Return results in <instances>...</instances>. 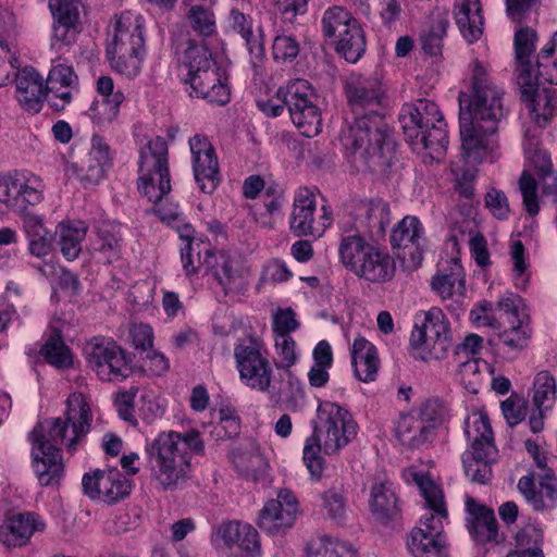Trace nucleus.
Returning <instances> with one entry per match:
<instances>
[{
    "instance_id": "obj_36",
    "label": "nucleus",
    "mask_w": 557,
    "mask_h": 557,
    "mask_svg": "<svg viewBox=\"0 0 557 557\" xmlns=\"http://www.w3.org/2000/svg\"><path fill=\"white\" fill-rule=\"evenodd\" d=\"M351 366L355 376L364 383L375 381L380 359L375 346L362 336H356L350 346Z\"/></svg>"
},
{
    "instance_id": "obj_19",
    "label": "nucleus",
    "mask_w": 557,
    "mask_h": 557,
    "mask_svg": "<svg viewBox=\"0 0 557 557\" xmlns=\"http://www.w3.org/2000/svg\"><path fill=\"white\" fill-rule=\"evenodd\" d=\"M82 487L90 499L111 505L129 494L131 482L117 469H95L83 475Z\"/></svg>"
},
{
    "instance_id": "obj_25",
    "label": "nucleus",
    "mask_w": 557,
    "mask_h": 557,
    "mask_svg": "<svg viewBox=\"0 0 557 557\" xmlns=\"http://www.w3.org/2000/svg\"><path fill=\"white\" fill-rule=\"evenodd\" d=\"M465 512L466 528L476 544L485 545L498 542V523L493 509L472 497H467Z\"/></svg>"
},
{
    "instance_id": "obj_51",
    "label": "nucleus",
    "mask_w": 557,
    "mask_h": 557,
    "mask_svg": "<svg viewBox=\"0 0 557 557\" xmlns=\"http://www.w3.org/2000/svg\"><path fill=\"white\" fill-rule=\"evenodd\" d=\"M228 22L231 27L245 40L247 50L253 59H260L263 55V45L260 35L255 34L252 21L249 16L233 9L230 13Z\"/></svg>"
},
{
    "instance_id": "obj_48",
    "label": "nucleus",
    "mask_w": 557,
    "mask_h": 557,
    "mask_svg": "<svg viewBox=\"0 0 557 557\" xmlns=\"http://www.w3.org/2000/svg\"><path fill=\"white\" fill-rule=\"evenodd\" d=\"M97 240L92 244V249L98 252L100 261L112 263L120 258V240L116 226L102 222L96 227Z\"/></svg>"
},
{
    "instance_id": "obj_54",
    "label": "nucleus",
    "mask_w": 557,
    "mask_h": 557,
    "mask_svg": "<svg viewBox=\"0 0 557 557\" xmlns=\"http://www.w3.org/2000/svg\"><path fill=\"white\" fill-rule=\"evenodd\" d=\"M40 352L47 362L57 368H69L72 366L71 350L64 344L61 333L58 331L50 335Z\"/></svg>"
},
{
    "instance_id": "obj_7",
    "label": "nucleus",
    "mask_w": 557,
    "mask_h": 557,
    "mask_svg": "<svg viewBox=\"0 0 557 557\" xmlns=\"http://www.w3.org/2000/svg\"><path fill=\"white\" fill-rule=\"evenodd\" d=\"M145 18L134 11L115 15L108 34L107 58L111 67L126 76L139 74L145 53Z\"/></svg>"
},
{
    "instance_id": "obj_52",
    "label": "nucleus",
    "mask_w": 557,
    "mask_h": 557,
    "mask_svg": "<svg viewBox=\"0 0 557 557\" xmlns=\"http://www.w3.org/2000/svg\"><path fill=\"white\" fill-rule=\"evenodd\" d=\"M356 22L357 20L344 8H330L324 12L322 17L323 34L332 44H334L335 38L343 36V34Z\"/></svg>"
},
{
    "instance_id": "obj_21",
    "label": "nucleus",
    "mask_w": 557,
    "mask_h": 557,
    "mask_svg": "<svg viewBox=\"0 0 557 557\" xmlns=\"http://www.w3.org/2000/svg\"><path fill=\"white\" fill-rule=\"evenodd\" d=\"M354 222L342 219L339 227L343 232L352 230L362 234H383L391 223L389 206L383 199H364L358 201L349 212Z\"/></svg>"
},
{
    "instance_id": "obj_24",
    "label": "nucleus",
    "mask_w": 557,
    "mask_h": 557,
    "mask_svg": "<svg viewBox=\"0 0 557 557\" xmlns=\"http://www.w3.org/2000/svg\"><path fill=\"white\" fill-rule=\"evenodd\" d=\"M46 88L50 107L55 111H62L78 91V77L70 64L62 62L61 59L53 60Z\"/></svg>"
},
{
    "instance_id": "obj_49",
    "label": "nucleus",
    "mask_w": 557,
    "mask_h": 557,
    "mask_svg": "<svg viewBox=\"0 0 557 557\" xmlns=\"http://www.w3.org/2000/svg\"><path fill=\"white\" fill-rule=\"evenodd\" d=\"M533 75L536 77V85H557V32L540 51Z\"/></svg>"
},
{
    "instance_id": "obj_44",
    "label": "nucleus",
    "mask_w": 557,
    "mask_h": 557,
    "mask_svg": "<svg viewBox=\"0 0 557 557\" xmlns=\"http://www.w3.org/2000/svg\"><path fill=\"white\" fill-rule=\"evenodd\" d=\"M87 233V226L82 221L62 222L58 226V244L63 257L75 260L82 251V242Z\"/></svg>"
},
{
    "instance_id": "obj_41",
    "label": "nucleus",
    "mask_w": 557,
    "mask_h": 557,
    "mask_svg": "<svg viewBox=\"0 0 557 557\" xmlns=\"http://www.w3.org/2000/svg\"><path fill=\"white\" fill-rule=\"evenodd\" d=\"M395 436L398 442L411 449L426 447L435 440L411 411L399 416L395 425Z\"/></svg>"
},
{
    "instance_id": "obj_5",
    "label": "nucleus",
    "mask_w": 557,
    "mask_h": 557,
    "mask_svg": "<svg viewBox=\"0 0 557 557\" xmlns=\"http://www.w3.org/2000/svg\"><path fill=\"white\" fill-rule=\"evenodd\" d=\"M151 462V476L164 490L181 486L190 472V460L205 454V443L196 430L159 433L146 445Z\"/></svg>"
},
{
    "instance_id": "obj_26",
    "label": "nucleus",
    "mask_w": 557,
    "mask_h": 557,
    "mask_svg": "<svg viewBox=\"0 0 557 557\" xmlns=\"http://www.w3.org/2000/svg\"><path fill=\"white\" fill-rule=\"evenodd\" d=\"M537 177L536 181L531 174L523 172L519 181L524 209L532 216L540 212L539 190H541L542 199L552 203L557 201V174L555 171L543 172Z\"/></svg>"
},
{
    "instance_id": "obj_29",
    "label": "nucleus",
    "mask_w": 557,
    "mask_h": 557,
    "mask_svg": "<svg viewBox=\"0 0 557 557\" xmlns=\"http://www.w3.org/2000/svg\"><path fill=\"white\" fill-rule=\"evenodd\" d=\"M44 529L45 523L36 513H20L0 525V542L9 548L21 547L28 543L35 532Z\"/></svg>"
},
{
    "instance_id": "obj_17",
    "label": "nucleus",
    "mask_w": 557,
    "mask_h": 557,
    "mask_svg": "<svg viewBox=\"0 0 557 557\" xmlns=\"http://www.w3.org/2000/svg\"><path fill=\"white\" fill-rule=\"evenodd\" d=\"M37 180L26 178L23 173H0V214L23 212L28 205L39 203L42 191Z\"/></svg>"
},
{
    "instance_id": "obj_39",
    "label": "nucleus",
    "mask_w": 557,
    "mask_h": 557,
    "mask_svg": "<svg viewBox=\"0 0 557 557\" xmlns=\"http://www.w3.org/2000/svg\"><path fill=\"white\" fill-rule=\"evenodd\" d=\"M180 239L182 242L180 246L182 268L186 276L191 278L202 269L200 262L203 255H206L209 242L194 236V230L190 225H185L180 231Z\"/></svg>"
},
{
    "instance_id": "obj_32",
    "label": "nucleus",
    "mask_w": 557,
    "mask_h": 557,
    "mask_svg": "<svg viewBox=\"0 0 557 557\" xmlns=\"http://www.w3.org/2000/svg\"><path fill=\"white\" fill-rule=\"evenodd\" d=\"M521 91V99L525 104L531 117L540 126L547 123L554 113L557 98L554 90L540 89L536 85V77L529 85L518 84Z\"/></svg>"
},
{
    "instance_id": "obj_57",
    "label": "nucleus",
    "mask_w": 557,
    "mask_h": 557,
    "mask_svg": "<svg viewBox=\"0 0 557 557\" xmlns=\"http://www.w3.org/2000/svg\"><path fill=\"white\" fill-rule=\"evenodd\" d=\"M274 342L275 368L278 371H292L299 359L294 338L289 334H282L275 335Z\"/></svg>"
},
{
    "instance_id": "obj_64",
    "label": "nucleus",
    "mask_w": 557,
    "mask_h": 557,
    "mask_svg": "<svg viewBox=\"0 0 557 557\" xmlns=\"http://www.w3.org/2000/svg\"><path fill=\"white\" fill-rule=\"evenodd\" d=\"M268 466V461L259 451L242 455L236 460V467L255 480L265 472Z\"/></svg>"
},
{
    "instance_id": "obj_27",
    "label": "nucleus",
    "mask_w": 557,
    "mask_h": 557,
    "mask_svg": "<svg viewBox=\"0 0 557 557\" xmlns=\"http://www.w3.org/2000/svg\"><path fill=\"white\" fill-rule=\"evenodd\" d=\"M97 92L102 99L90 106V119L98 126L104 127L117 116L125 96L121 89H115L110 76H100L97 79Z\"/></svg>"
},
{
    "instance_id": "obj_60",
    "label": "nucleus",
    "mask_w": 557,
    "mask_h": 557,
    "mask_svg": "<svg viewBox=\"0 0 557 557\" xmlns=\"http://www.w3.org/2000/svg\"><path fill=\"white\" fill-rule=\"evenodd\" d=\"M524 153L531 165L540 175L543 172L553 170L550 156L546 150L542 149L534 138H527L523 144Z\"/></svg>"
},
{
    "instance_id": "obj_8",
    "label": "nucleus",
    "mask_w": 557,
    "mask_h": 557,
    "mask_svg": "<svg viewBox=\"0 0 557 557\" xmlns=\"http://www.w3.org/2000/svg\"><path fill=\"white\" fill-rule=\"evenodd\" d=\"M399 119L406 140L414 150H428L433 159L444 154L448 145L446 123L435 102L419 99L407 103Z\"/></svg>"
},
{
    "instance_id": "obj_20",
    "label": "nucleus",
    "mask_w": 557,
    "mask_h": 557,
    "mask_svg": "<svg viewBox=\"0 0 557 557\" xmlns=\"http://www.w3.org/2000/svg\"><path fill=\"white\" fill-rule=\"evenodd\" d=\"M298 500L289 490L282 488L260 510L258 527L269 535H282L296 522Z\"/></svg>"
},
{
    "instance_id": "obj_16",
    "label": "nucleus",
    "mask_w": 557,
    "mask_h": 557,
    "mask_svg": "<svg viewBox=\"0 0 557 557\" xmlns=\"http://www.w3.org/2000/svg\"><path fill=\"white\" fill-rule=\"evenodd\" d=\"M294 125L306 137L317 136L322 128L321 112L315 104L314 89L306 79L296 78L280 87Z\"/></svg>"
},
{
    "instance_id": "obj_47",
    "label": "nucleus",
    "mask_w": 557,
    "mask_h": 557,
    "mask_svg": "<svg viewBox=\"0 0 557 557\" xmlns=\"http://www.w3.org/2000/svg\"><path fill=\"white\" fill-rule=\"evenodd\" d=\"M557 399V382L548 370L537 372L533 379L532 401L537 410L550 411Z\"/></svg>"
},
{
    "instance_id": "obj_55",
    "label": "nucleus",
    "mask_w": 557,
    "mask_h": 557,
    "mask_svg": "<svg viewBox=\"0 0 557 557\" xmlns=\"http://www.w3.org/2000/svg\"><path fill=\"white\" fill-rule=\"evenodd\" d=\"M321 451L324 453V444L321 442L320 437L312 432L305 442L302 460L311 479L314 481L321 479L324 469V460L321 456Z\"/></svg>"
},
{
    "instance_id": "obj_35",
    "label": "nucleus",
    "mask_w": 557,
    "mask_h": 557,
    "mask_svg": "<svg viewBox=\"0 0 557 557\" xmlns=\"http://www.w3.org/2000/svg\"><path fill=\"white\" fill-rule=\"evenodd\" d=\"M396 271V263L388 251L374 246L354 272L356 276L369 283L391 281Z\"/></svg>"
},
{
    "instance_id": "obj_61",
    "label": "nucleus",
    "mask_w": 557,
    "mask_h": 557,
    "mask_svg": "<svg viewBox=\"0 0 557 557\" xmlns=\"http://www.w3.org/2000/svg\"><path fill=\"white\" fill-rule=\"evenodd\" d=\"M78 27L60 23H52L50 47L55 52H65L75 42Z\"/></svg>"
},
{
    "instance_id": "obj_53",
    "label": "nucleus",
    "mask_w": 557,
    "mask_h": 557,
    "mask_svg": "<svg viewBox=\"0 0 557 557\" xmlns=\"http://www.w3.org/2000/svg\"><path fill=\"white\" fill-rule=\"evenodd\" d=\"M370 507L372 512L382 519L395 513L397 499L391 486L375 483L371 488Z\"/></svg>"
},
{
    "instance_id": "obj_15",
    "label": "nucleus",
    "mask_w": 557,
    "mask_h": 557,
    "mask_svg": "<svg viewBox=\"0 0 557 557\" xmlns=\"http://www.w3.org/2000/svg\"><path fill=\"white\" fill-rule=\"evenodd\" d=\"M265 345L257 338H247L234 347V359L240 382L251 391L265 394L273 382V369Z\"/></svg>"
},
{
    "instance_id": "obj_30",
    "label": "nucleus",
    "mask_w": 557,
    "mask_h": 557,
    "mask_svg": "<svg viewBox=\"0 0 557 557\" xmlns=\"http://www.w3.org/2000/svg\"><path fill=\"white\" fill-rule=\"evenodd\" d=\"M265 394L270 401L292 411H300L307 403L304 384L293 371H282L277 385L272 383Z\"/></svg>"
},
{
    "instance_id": "obj_43",
    "label": "nucleus",
    "mask_w": 557,
    "mask_h": 557,
    "mask_svg": "<svg viewBox=\"0 0 557 557\" xmlns=\"http://www.w3.org/2000/svg\"><path fill=\"white\" fill-rule=\"evenodd\" d=\"M111 165L112 158L108 144L101 137L92 136L86 166L83 169L86 171L83 178L87 180L90 185L98 184L106 177L107 171Z\"/></svg>"
},
{
    "instance_id": "obj_28",
    "label": "nucleus",
    "mask_w": 557,
    "mask_h": 557,
    "mask_svg": "<svg viewBox=\"0 0 557 557\" xmlns=\"http://www.w3.org/2000/svg\"><path fill=\"white\" fill-rule=\"evenodd\" d=\"M16 99L21 107L32 113L41 109L45 95H48L44 77L33 67H24L15 73Z\"/></svg>"
},
{
    "instance_id": "obj_38",
    "label": "nucleus",
    "mask_w": 557,
    "mask_h": 557,
    "mask_svg": "<svg viewBox=\"0 0 557 557\" xmlns=\"http://www.w3.org/2000/svg\"><path fill=\"white\" fill-rule=\"evenodd\" d=\"M537 34L532 28H521L515 34L517 84L529 85L533 79L531 57L535 51Z\"/></svg>"
},
{
    "instance_id": "obj_63",
    "label": "nucleus",
    "mask_w": 557,
    "mask_h": 557,
    "mask_svg": "<svg viewBox=\"0 0 557 557\" xmlns=\"http://www.w3.org/2000/svg\"><path fill=\"white\" fill-rule=\"evenodd\" d=\"M503 416L510 426L518 425L525 418V401L518 394H511L500 405Z\"/></svg>"
},
{
    "instance_id": "obj_2",
    "label": "nucleus",
    "mask_w": 557,
    "mask_h": 557,
    "mask_svg": "<svg viewBox=\"0 0 557 557\" xmlns=\"http://www.w3.org/2000/svg\"><path fill=\"white\" fill-rule=\"evenodd\" d=\"M92 413L88 399L74 392L65 400L63 417L39 422L29 433L32 465L42 486L58 484L64 474V462L58 444L74 453L89 433Z\"/></svg>"
},
{
    "instance_id": "obj_6",
    "label": "nucleus",
    "mask_w": 557,
    "mask_h": 557,
    "mask_svg": "<svg viewBox=\"0 0 557 557\" xmlns=\"http://www.w3.org/2000/svg\"><path fill=\"white\" fill-rule=\"evenodd\" d=\"M176 57L185 72L184 83L189 85L190 96L221 106L230 101L228 75L212 58L207 46L188 40L183 51H176Z\"/></svg>"
},
{
    "instance_id": "obj_22",
    "label": "nucleus",
    "mask_w": 557,
    "mask_h": 557,
    "mask_svg": "<svg viewBox=\"0 0 557 557\" xmlns=\"http://www.w3.org/2000/svg\"><path fill=\"white\" fill-rule=\"evenodd\" d=\"M424 243V227L416 215H406L392 231L391 244L393 248L403 250L398 257L404 259L408 271L421 265Z\"/></svg>"
},
{
    "instance_id": "obj_1",
    "label": "nucleus",
    "mask_w": 557,
    "mask_h": 557,
    "mask_svg": "<svg viewBox=\"0 0 557 557\" xmlns=\"http://www.w3.org/2000/svg\"><path fill=\"white\" fill-rule=\"evenodd\" d=\"M487 66L472 63V95L459 94V127L462 158L472 168L492 159L497 143L495 134L505 116L503 90L491 83Z\"/></svg>"
},
{
    "instance_id": "obj_31",
    "label": "nucleus",
    "mask_w": 557,
    "mask_h": 557,
    "mask_svg": "<svg viewBox=\"0 0 557 557\" xmlns=\"http://www.w3.org/2000/svg\"><path fill=\"white\" fill-rule=\"evenodd\" d=\"M431 287L443 300L462 298L466 294V275L459 260H446L432 277Z\"/></svg>"
},
{
    "instance_id": "obj_56",
    "label": "nucleus",
    "mask_w": 557,
    "mask_h": 557,
    "mask_svg": "<svg viewBox=\"0 0 557 557\" xmlns=\"http://www.w3.org/2000/svg\"><path fill=\"white\" fill-rule=\"evenodd\" d=\"M497 309L505 317L507 324L530 322L523 299L512 292L506 290L500 295L497 300Z\"/></svg>"
},
{
    "instance_id": "obj_37",
    "label": "nucleus",
    "mask_w": 557,
    "mask_h": 557,
    "mask_svg": "<svg viewBox=\"0 0 557 557\" xmlns=\"http://www.w3.org/2000/svg\"><path fill=\"white\" fill-rule=\"evenodd\" d=\"M454 17L462 37L469 44L481 38L484 18L480 0H455Z\"/></svg>"
},
{
    "instance_id": "obj_62",
    "label": "nucleus",
    "mask_w": 557,
    "mask_h": 557,
    "mask_svg": "<svg viewBox=\"0 0 557 557\" xmlns=\"http://www.w3.org/2000/svg\"><path fill=\"white\" fill-rule=\"evenodd\" d=\"M273 57L276 61L292 62L299 53V42L289 35H278L272 45Z\"/></svg>"
},
{
    "instance_id": "obj_58",
    "label": "nucleus",
    "mask_w": 557,
    "mask_h": 557,
    "mask_svg": "<svg viewBox=\"0 0 557 557\" xmlns=\"http://www.w3.org/2000/svg\"><path fill=\"white\" fill-rule=\"evenodd\" d=\"M54 23L78 27L81 3L76 0H49Z\"/></svg>"
},
{
    "instance_id": "obj_3",
    "label": "nucleus",
    "mask_w": 557,
    "mask_h": 557,
    "mask_svg": "<svg viewBox=\"0 0 557 557\" xmlns=\"http://www.w3.org/2000/svg\"><path fill=\"white\" fill-rule=\"evenodd\" d=\"M345 90L356 117L342 132V145L358 171L372 169L381 161L388 138V126L380 114L384 98L382 84L376 77L352 76Z\"/></svg>"
},
{
    "instance_id": "obj_33",
    "label": "nucleus",
    "mask_w": 557,
    "mask_h": 557,
    "mask_svg": "<svg viewBox=\"0 0 557 557\" xmlns=\"http://www.w3.org/2000/svg\"><path fill=\"white\" fill-rule=\"evenodd\" d=\"M236 264V260L227 252L213 250L210 245L207 247L206 255H203L200 262L205 273L210 274L225 293L232 290L239 278Z\"/></svg>"
},
{
    "instance_id": "obj_11",
    "label": "nucleus",
    "mask_w": 557,
    "mask_h": 557,
    "mask_svg": "<svg viewBox=\"0 0 557 557\" xmlns=\"http://www.w3.org/2000/svg\"><path fill=\"white\" fill-rule=\"evenodd\" d=\"M451 344L449 321L438 307L430 308L424 313L422 325L416 326L410 335L416 357L426 362L445 358Z\"/></svg>"
},
{
    "instance_id": "obj_13",
    "label": "nucleus",
    "mask_w": 557,
    "mask_h": 557,
    "mask_svg": "<svg viewBox=\"0 0 557 557\" xmlns=\"http://www.w3.org/2000/svg\"><path fill=\"white\" fill-rule=\"evenodd\" d=\"M525 448L534 461V469L518 482V490L534 510L541 511L554 505L557 496V480L547 468V454L528 440Z\"/></svg>"
},
{
    "instance_id": "obj_18",
    "label": "nucleus",
    "mask_w": 557,
    "mask_h": 557,
    "mask_svg": "<svg viewBox=\"0 0 557 557\" xmlns=\"http://www.w3.org/2000/svg\"><path fill=\"white\" fill-rule=\"evenodd\" d=\"M317 200L313 191L306 187L296 190L290 219V230L297 236L320 237L332 224L331 212L323 206V213L315 220Z\"/></svg>"
},
{
    "instance_id": "obj_40",
    "label": "nucleus",
    "mask_w": 557,
    "mask_h": 557,
    "mask_svg": "<svg viewBox=\"0 0 557 557\" xmlns=\"http://www.w3.org/2000/svg\"><path fill=\"white\" fill-rule=\"evenodd\" d=\"M448 25L447 10L437 8L431 13L429 24L420 35V44L425 53L432 57L442 54Z\"/></svg>"
},
{
    "instance_id": "obj_14",
    "label": "nucleus",
    "mask_w": 557,
    "mask_h": 557,
    "mask_svg": "<svg viewBox=\"0 0 557 557\" xmlns=\"http://www.w3.org/2000/svg\"><path fill=\"white\" fill-rule=\"evenodd\" d=\"M313 433L324 444V454L343 449L357 435V423L350 412L332 401H322L317 408Z\"/></svg>"
},
{
    "instance_id": "obj_9",
    "label": "nucleus",
    "mask_w": 557,
    "mask_h": 557,
    "mask_svg": "<svg viewBox=\"0 0 557 557\" xmlns=\"http://www.w3.org/2000/svg\"><path fill=\"white\" fill-rule=\"evenodd\" d=\"M465 435L469 442L462 455L467 478L479 484H486L492 478V463L498 450L490 419L484 411H472L465 420Z\"/></svg>"
},
{
    "instance_id": "obj_10",
    "label": "nucleus",
    "mask_w": 557,
    "mask_h": 557,
    "mask_svg": "<svg viewBox=\"0 0 557 557\" xmlns=\"http://www.w3.org/2000/svg\"><path fill=\"white\" fill-rule=\"evenodd\" d=\"M138 190L152 203L162 201L171 190L168 145L159 136L139 151Z\"/></svg>"
},
{
    "instance_id": "obj_4",
    "label": "nucleus",
    "mask_w": 557,
    "mask_h": 557,
    "mask_svg": "<svg viewBox=\"0 0 557 557\" xmlns=\"http://www.w3.org/2000/svg\"><path fill=\"white\" fill-rule=\"evenodd\" d=\"M403 476L407 483L418 486L424 499L425 510L408 536L407 546L410 554L413 557H444V521L448 518V510L442 488L414 467L405 469Z\"/></svg>"
},
{
    "instance_id": "obj_50",
    "label": "nucleus",
    "mask_w": 557,
    "mask_h": 557,
    "mask_svg": "<svg viewBox=\"0 0 557 557\" xmlns=\"http://www.w3.org/2000/svg\"><path fill=\"white\" fill-rule=\"evenodd\" d=\"M308 557H358L348 543L330 535L312 539L307 545Z\"/></svg>"
},
{
    "instance_id": "obj_59",
    "label": "nucleus",
    "mask_w": 557,
    "mask_h": 557,
    "mask_svg": "<svg viewBox=\"0 0 557 557\" xmlns=\"http://www.w3.org/2000/svg\"><path fill=\"white\" fill-rule=\"evenodd\" d=\"M186 16L190 27L199 35L209 37L215 33V17L210 9L203 5H191Z\"/></svg>"
},
{
    "instance_id": "obj_46",
    "label": "nucleus",
    "mask_w": 557,
    "mask_h": 557,
    "mask_svg": "<svg viewBox=\"0 0 557 557\" xmlns=\"http://www.w3.org/2000/svg\"><path fill=\"white\" fill-rule=\"evenodd\" d=\"M335 50L347 62L356 63L366 51L364 33L358 22L352 24L343 36L335 38Z\"/></svg>"
},
{
    "instance_id": "obj_42",
    "label": "nucleus",
    "mask_w": 557,
    "mask_h": 557,
    "mask_svg": "<svg viewBox=\"0 0 557 557\" xmlns=\"http://www.w3.org/2000/svg\"><path fill=\"white\" fill-rule=\"evenodd\" d=\"M345 233L338 245V256L342 264L354 273L374 245L369 244L359 231Z\"/></svg>"
},
{
    "instance_id": "obj_34",
    "label": "nucleus",
    "mask_w": 557,
    "mask_h": 557,
    "mask_svg": "<svg viewBox=\"0 0 557 557\" xmlns=\"http://www.w3.org/2000/svg\"><path fill=\"white\" fill-rule=\"evenodd\" d=\"M531 334L530 322L508 324L498 333L494 344L496 356L505 361L516 360L528 347Z\"/></svg>"
},
{
    "instance_id": "obj_12",
    "label": "nucleus",
    "mask_w": 557,
    "mask_h": 557,
    "mask_svg": "<svg viewBox=\"0 0 557 557\" xmlns=\"http://www.w3.org/2000/svg\"><path fill=\"white\" fill-rule=\"evenodd\" d=\"M84 355L87 367L102 382H121L132 372L126 351L111 337H91L85 344Z\"/></svg>"
},
{
    "instance_id": "obj_23",
    "label": "nucleus",
    "mask_w": 557,
    "mask_h": 557,
    "mask_svg": "<svg viewBox=\"0 0 557 557\" xmlns=\"http://www.w3.org/2000/svg\"><path fill=\"white\" fill-rule=\"evenodd\" d=\"M191 166L195 181L205 194L214 191L219 184V162L214 147L202 135L193 136L189 141Z\"/></svg>"
},
{
    "instance_id": "obj_45",
    "label": "nucleus",
    "mask_w": 557,
    "mask_h": 557,
    "mask_svg": "<svg viewBox=\"0 0 557 557\" xmlns=\"http://www.w3.org/2000/svg\"><path fill=\"white\" fill-rule=\"evenodd\" d=\"M411 412L435 438L438 430L448 419V410L438 398H429L417 406Z\"/></svg>"
}]
</instances>
